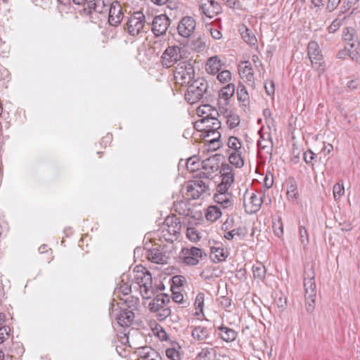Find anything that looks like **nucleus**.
Here are the masks:
<instances>
[{
	"label": "nucleus",
	"instance_id": "obj_1",
	"mask_svg": "<svg viewBox=\"0 0 360 360\" xmlns=\"http://www.w3.org/2000/svg\"><path fill=\"white\" fill-rule=\"evenodd\" d=\"M181 231V220L176 215L168 216L165 221L162 231L159 235L160 239L171 242L177 240Z\"/></svg>",
	"mask_w": 360,
	"mask_h": 360
},
{
	"label": "nucleus",
	"instance_id": "obj_2",
	"mask_svg": "<svg viewBox=\"0 0 360 360\" xmlns=\"http://www.w3.org/2000/svg\"><path fill=\"white\" fill-rule=\"evenodd\" d=\"M187 86L185 99L190 104H194L203 98L208 89V83L202 77L197 78Z\"/></svg>",
	"mask_w": 360,
	"mask_h": 360
},
{
	"label": "nucleus",
	"instance_id": "obj_3",
	"mask_svg": "<svg viewBox=\"0 0 360 360\" xmlns=\"http://www.w3.org/2000/svg\"><path fill=\"white\" fill-rule=\"evenodd\" d=\"M307 56L311 61L314 70L319 76L326 70V62L319 44L315 41H310L307 45Z\"/></svg>",
	"mask_w": 360,
	"mask_h": 360
},
{
	"label": "nucleus",
	"instance_id": "obj_4",
	"mask_svg": "<svg viewBox=\"0 0 360 360\" xmlns=\"http://www.w3.org/2000/svg\"><path fill=\"white\" fill-rule=\"evenodd\" d=\"M195 70L188 61L179 63L175 68L174 77L176 82L181 86H187L193 82Z\"/></svg>",
	"mask_w": 360,
	"mask_h": 360
},
{
	"label": "nucleus",
	"instance_id": "obj_5",
	"mask_svg": "<svg viewBox=\"0 0 360 360\" xmlns=\"http://www.w3.org/2000/svg\"><path fill=\"white\" fill-rule=\"evenodd\" d=\"M206 256L202 249L197 247H191L182 248L179 259L186 265L195 266Z\"/></svg>",
	"mask_w": 360,
	"mask_h": 360
},
{
	"label": "nucleus",
	"instance_id": "obj_6",
	"mask_svg": "<svg viewBox=\"0 0 360 360\" xmlns=\"http://www.w3.org/2000/svg\"><path fill=\"white\" fill-rule=\"evenodd\" d=\"M146 17L141 11L134 12L129 17L127 22V30L130 35L136 36L145 32Z\"/></svg>",
	"mask_w": 360,
	"mask_h": 360
},
{
	"label": "nucleus",
	"instance_id": "obj_7",
	"mask_svg": "<svg viewBox=\"0 0 360 360\" xmlns=\"http://www.w3.org/2000/svg\"><path fill=\"white\" fill-rule=\"evenodd\" d=\"M234 93L235 85L231 83L228 84L219 91L217 105L221 113L228 112L230 99L233 97Z\"/></svg>",
	"mask_w": 360,
	"mask_h": 360
},
{
	"label": "nucleus",
	"instance_id": "obj_8",
	"mask_svg": "<svg viewBox=\"0 0 360 360\" xmlns=\"http://www.w3.org/2000/svg\"><path fill=\"white\" fill-rule=\"evenodd\" d=\"M146 257L153 263L164 264L167 263L170 257V252L167 250L166 246L159 245L147 250Z\"/></svg>",
	"mask_w": 360,
	"mask_h": 360
},
{
	"label": "nucleus",
	"instance_id": "obj_9",
	"mask_svg": "<svg viewBox=\"0 0 360 360\" xmlns=\"http://www.w3.org/2000/svg\"><path fill=\"white\" fill-rule=\"evenodd\" d=\"M181 58V48L179 46H169L163 52L161 63L163 67L168 68L177 63Z\"/></svg>",
	"mask_w": 360,
	"mask_h": 360
},
{
	"label": "nucleus",
	"instance_id": "obj_10",
	"mask_svg": "<svg viewBox=\"0 0 360 360\" xmlns=\"http://www.w3.org/2000/svg\"><path fill=\"white\" fill-rule=\"evenodd\" d=\"M136 283L139 285L140 292L144 299H150L158 292V288L153 285L150 272L142 278H137Z\"/></svg>",
	"mask_w": 360,
	"mask_h": 360
},
{
	"label": "nucleus",
	"instance_id": "obj_11",
	"mask_svg": "<svg viewBox=\"0 0 360 360\" xmlns=\"http://www.w3.org/2000/svg\"><path fill=\"white\" fill-rule=\"evenodd\" d=\"M304 288L305 295H309V297L316 296V285L315 282V272L314 267L309 266L305 268L304 272Z\"/></svg>",
	"mask_w": 360,
	"mask_h": 360
},
{
	"label": "nucleus",
	"instance_id": "obj_12",
	"mask_svg": "<svg viewBox=\"0 0 360 360\" xmlns=\"http://www.w3.org/2000/svg\"><path fill=\"white\" fill-rule=\"evenodd\" d=\"M195 27L196 22L193 17L184 16L178 24L177 31L179 35L187 38L193 33Z\"/></svg>",
	"mask_w": 360,
	"mask_h": 360
},
{
	"label": "nucleus",
	"instance_id": "obj_13",
	"mask_svg": "<svg viewBox=\"0 0 360 360\" xmlns=\"http://www.w3.org/2000/svg\"><path fill=\"white\" fill-rule=\"evenodd\" d=\"M200 14L209 18H212L219 14L221 11V6L219 3L214 0L205 1L204 4L199 6Z\"/></svg>",
	"mask_w": 360,
	"mask_h": 360
},
{
	"label": "nucleus",
	"instance_id": "obj_14",
	"mask_svg": "<svg viewBox=\"0 0 360 360\" xmlns=\"http://www.w3.org/2000/svg\"><path fill=\"white\" fill-rule=\"evenodd\" d=\"M170 24V20L165 14L157 15L152 22V31L156 36H160L167 32Z\"/></svg>",
	"mask_w": 360,
	"mask_h": 360
},
{
	"label": "nucleus",
	"instance_id": "obj_15",
	"mask_svg": "<svg viewBox=\"0 0 360 360\" xmlns=\"http://www.w3.org/2000/svg\"><path fill=\"white\" fill-rule=\"evenodd\" d=\"M207 186L201 179H194L188 182L186 191L193 199H198L206 191Z\"/></svg>",
	"mask_w": 360,
	"mask_h": 360
},
{
	"label": "nucleus",
	"instance_id": "obj_16",
	"mask_svg": "<svg viewBox=\"0 0 360 360\" xmlns=\"http://www.w3.org/2000/svg\"><path fill=\"white\" fill-rule=\"evenodd\" d=\"M108 22L112 26H117L123 18L121 6L115 1L110 4L108 8Z\"/></svg>",
	"mask_w": 360,
	"mask_h": 360
},
{
	"label": "nucleus",
	"instance_id": "obj_17",
	"mask_svg": "<svg viewBox=\"0 0 360 360\" xmlns=\"http://www.w3.org/2000/svg\"><path fill=\"white\" fill-rule=\"evenodd\" d=\"M191 336L198 342H205L211 334V328L202 326H191Z\"/></svg>",
	"mask_w": 360,
	"mask_h": 360
},
{
	"label": "nucleus",
	"instance_id": "obj_18",
	"mask_svg": "<svg viewBox=\"0 0 360 360\" xmlns=\"http://www.w3.org/2000/svg\"><path fill=\"white\" fill-rule=\"evenodd\" d=\"M264 194L258 195L252 193L250 197L248 204L245 202V206L247 212L250 213H256L261 207L262 204L264 202Z\"/></svg>",
	"mask_w": 360,
	"mask_h": 360
},
{
	"label": "nucleus",
	"instance_id": "obj_19",
	"mask_svg": "<svg viewBox=\"0 0 360 360\" xmlns=\"http://www.w3.org/2000/svg\"><path fill=\"white\" fill-rule=\"evenodd\" d=\"M170 303V298L166 294L158 295L148 304V309L150 312L155 313L160 309L162 308L166 304Z\"/></svg>",
	"mask_w": 360,
	"mask_h": 360
},
{
	"label": "nucleus",
	"instance_id": "obj_20",
	"mask_svg": "<svg viewBox=\"0 0 360 360\" xmlns=\"http://www.w3.org/2000/svg\"><path fill=\"white\" fill-rule=\"evenodd\" d=\"M135 318L132 310L128 309H121L120 314L117 316L116 320L118 324L122 327H129L134 322Z\"/></svg>",
	"mask_w": 360,
	"mask_h": 360
},
{
	"label": "nucleus",
	"instance_id": "obj_21",
	"mask_svg": "<svg viewBox=\"0 0 360 360\" xmlns=\"http://www.w3.org/2000/svg\"><path fill=\"white\" fill-rule=\"evenodd\" d=\"M210 251V257L215 263L225 261L229 255L228 251L223 248L222 244L219 243L216 246L211 247Z\"/></svg>",
	"mask_w": 360,
	"mask_h": 360
},
{
	"label": "nucleus",
	"instance_id": "obj_22",
	"mask_svg": "<svg viewBox=\"0 0 360 360\" xmlns=\"http://www.w3.org/2000/svg\"><path fill=\"white\" fill-rule=\"evenodd\" d=\"M110 4L109 0H87L86 7L90 11L103 13L108 11Z\"/></svg>",
	"mask_w": 360,
	"mask_h": 360
},
{
	"label": "nucleus",
	"instance_id": "obj_23",
	"mask_svg": "<svg viewBox=\"0 0 360 360\" xmlns=\"http://www.w3.org/2000/svg\"><path fill=\"white\" fill-rule=\"evenodd\" d=\"M220 172L221 174V183L231 187L234 181V174L232 167L228 164L222 165Z\"/></svg>",
	"mask_w": 360,
	"mask_h": 360
},
{
	"label": "nucleus",
	"instance_id": "obj_24",
	"mask_svg": "<svg viewBox=\"0 0 360 360\" xmlns=\"http://www.w3.org/2000/svg\"><path fill=\"white\" fill-rule=\"evenodd\" d=\"M214 201L223 209H230L233 206V198L231 194L215 193Z\"/></svg>",
	"mask_w": 360,
	"mask_h": 360
},
{
	"label": "nucleus",
	"instance_id": "obj_25",
	"mask_svg": "<svg viewBox=\"0 0 360 360\" xmlns=\"http://www.w3.org/2000/svg\"><path fill=\"white\" fill-rule=\"evenodd\" d=\"M219 128H214L208 129V131L205 132V137L208 138L207 140L210 143V146H212L214 150L219 148L221 146L220 137L221 134L217 131Z\"/></svg>",
	"mask_w": 360,
	"mask_h": 360
},
{
	"label": "nucleus",
	"instance_id": "obj_26",
	"mask_svg": "<svg viewBox=\"0 0 360 360\" xmlns=\"http://www.w3.org/2000/svg\"><path fill=\"white\" fill-rule=\"evenodd\" d=\"M217 330L219 337L226 342L234 341L237 337L236 331L224 325L219 326Z\"/></svg>",
	"mask_w": 360,
	"mask_h": 360
},
{
	"label": "nucleus",
	"instance_id": "obj_27",
	"mask_svg": "<svg viewBox=\"0 0 360 360\" xmlns=\"http://www.w3.org/2000/svg\"><path fill=\"white\" fill-rule=\"evenodd\" d=\"M257 147L259 150H264L267 154L271 155L274 144L271 138V135L269 134H262L260 135V139L257 141Z\"/></svg>",
	"mask_w": 360,
	"mask_h": 360
},
{
	"label": "nucleus",
	"instance_id": "obj_28",
	"mask_svg": "<svg viewBox=\"0 0 360 360\" xmlns=\"http://www.w3.org/2000/svg\"><path fill=\"white\" fill-rule=\"evenodd\" d=\"M221 68V62L219 56L210 57L206 63V71L210 75H215L219 72Z\"/></svg>",
	"mask_w": 360,
	"mask_h": 360
},
{
	"label": "nucleus",
	"instance_id": "obj_29",
	"mask_svg": "<svg viewBox=\"0 0 360 360\" xmlns=\"http://www.w3.org/2000/svg\"><path fill=\"white\" fill-rule=\"evenodd\" d=\"M116 290L124 295H128L131 292V284L128 274H122L120 283L117 285Z\"/></svg>",
	"mask_w": 360,
	"mask_h": 360
},
{
	"label": "nucleus",
	"instance_id": "obj_30",
	"mask_svg": "<svg viewBox=\"0 0 360 360\" xmlns=\"http://www.w3.org/2000/svg\"><path fill=\"white\" fill-rule=\"evenodd\" d=\"M238 72L240 75L245 77L248 81H252L254 79L253 70L249 61L243 62L239 65Z\"/></svg>",
	"mask_w": 360,
	"mask_h": 360
},
{
	"label": "nucleus",
	"instance_id": "obj_31",
	"mask_svg": "<svg viewBox=\"0 0 360 360\" xmlns=\"http://www.w3.org/2000/svg\"><path fill=\"white\" fill-rule=\"evenodd\" d=\"M240 34L244 41L250 44L254 45L257 42V38L252 32L248 29L245 25H242L239 28Z\"/></svg>",
	"mask_w": 360,
	"mask_h": 360
},
{
	"label": "nucleus",
	"instance_id": "obj_32",
	"mask_svg": "<svg viewBox=\"0 0 360 360\" xmlns=\"http://www.w3.org/2000/svg\"><path fill=\"white\" fill-rule=\"evenodd\" d=\"M221 214V207L218 205H212L208 207L205 216L208 221L213 222L219 219Z\"/></svg>",
	"mask_w": 360,
	"mask_h": 360
},
{
	"label": "nucleus",
	"instance_id": "obj_33",
	"mask_svg": "<svg viewBox=\"0 0 360 360\" xmlns=\"http://www.w3.org/2000/svg\"><path fill=\"white\" fill-rule=\"evenodd\" d=\"M230 164L234 165L236 168H241L244 165V159L242 157V151H233L229 157Z\"/></svg>",
	"mask_w": 360,
	"mask_h": 360
},
{
	"label": "nucleus",
	"instance_id": "obj_34",
	"mask_svg": "<svg viewBox=\"0 0 360 360\" xmlns=\"http://www.w3.org/2000/svg\"><path fill=\"white\" fill-rule=\"evenodd\" d=\"M219 110H218L211 106V110L209 115H206L203 118V120H205V122H212V124H214L212 127L220 128L221 122L217 119V116H219Z\"/></svg>",
	"mask_w": 360,
	"mask_h": 360
},
{
	"label": "nucleus",
	"instance_id": "obj_35",
	"mask_svg": "<svg viewBox=\"0 0 360 360\" xmlns=\"http://www.w3.org/2000/svg\"><path fill=\"white\" fill-rule=\"evenodd\" d=\"M253 276L259 280H264L266 276V270L264 265L261 262H257L252 266Z\"/></svg>",
	"mask_w": 360,
	"mask_h": 360
},
{
	"label": "nucleus",
	"instance_id": "obj_36",
	"mask_svg": "<svg viewBox=\"0 0 360 360\" xmlns=\"http://www.w3.org/2000/svg\"><path fill=\"white\" fill-rule=\"evenodd\" d=\"M201 162L199 161L197 157L193 156L188 158L186 162L187 169L191 172H194L201 167Z\"/></svg>",
	"mask_w": 360,
	"mask_h": 360
},
{
	"label": "nucleus",
	"instance_id": "obj_37",
	"mask_svg": "<svg viewBox=\"0 0 360 360\" xmlns=\"http://www.w3.org/2000/svg\"><path fill=\"white\" fill-rule=\"evenodd\" d=\"M214 162V158H208L205 160H203L201 162V167L206 172H209L210 174H211L212 173L216 172L219 167L218 165Z\"/></svg>",
	"mask_w": 360,
	"mask_h": 360
},
{
	"label": "nucleus",
	"instance_id": "obj_38",
	"mask_svg": "<svg viewBox=\"0 0 360 360\" xmlns=\"http://www.w3.org/2000/svg\"><path fill=\"white\" fill-rule=\"evenodd\" d=\"M245 235V229L242 227H238L237 229H234L231 231L226 232L224 234V238L227 240H233L236 236H238L239 238L244 237Z\"/></svg>",
	"mask_w": 360,
	"mask_h": 360
},
{
	"label": "nucleus",
	"instance_id": "obj_39",
	"mask_svg": "<svg viewBox=\"0 0 360 360\" xmlns=\"http://www.w3.org/2000/svg\"><path fill=\"white\" fill-rule=\"evenodd\" d=\"M214 350L212 348H203L197 356L198 360H213Z\"/></svg>",
	"mask_w": 360,
	"mask_h": 360
},
{
	"label": "nucleus",
	"instance_id": "obj_40",
	"mask_svg": "<svg viewBox=\"0 0 360 360\" xmlns=\"http://www.w3.org/2000/svg\"><path fill=\"white\" fill-rule=\"evenodd\" d=\"M168 304H166L162 308L155 312L158 320L163 321L171 314V309Z\"/></svg>",
	"mask_w": 360,
	"mask_h": 360
},
{
	"label": "nucleus",
	"instance_id": "obj_41",
	"mask_svg": "<svg viewBox=\"0 0 360 360\" xmlns=\"http://www.w3.org/2000/svg\"><path fill=\"white\" fill-rule=\"evenodd\" d=\"M287 195L289 198L297 200L299 196V193L296 184L294 181H291L288 186Z\"/></svg>",
	"mask_w": 360,
	"mask_h": 360
},
{
	"label": "nucleus",
	"instance_id": "obj_42",
	"mask_svg": "<svg viewBox=\"0 0 360 360\" xmlns=\"http://www.w3.org/2000/svg\"><path fill=\"white\" fill-rule=\"evenodd\" d=\"M226 117V124L230 129H233L236 127L240 123V118L237 115L234 114H227Z\"/></svg>",
	"mask_w": 360,
	"mask_h": 360
},
{
	"label": "nucleus",
	"instance_id": "obj_43",
	"mask_svg": "<svg viewBox=\"0 0 360 360\" xmlns=\"http://www.w3.org/2000/svg\"><path fill=\"white\" fill-rule=\"evenodd\" d=\"M238 99L242 102H246L249 99V95L246 90V88L243 84H239L237 91Z\"/></svg>",
	"mask_w": 360,
	"mask_h": 360
},
{
	"label": "nucleus",
	"instance_id": "obj_44",
	"mask_svg": "<svg viewBox=\"0 0 360 360\" xmlns=\"http://www.w3.org/2000/svg\"><path fill=\"white\" fill-rule=\"evenodd\" d=\"M205 301V295L203 292H199L196 295L195 300V307L196 310H199L200 313H202Z\"/></svg>",
	"mask_w": 360,
	"mask_h": 360
},
{
	"label": "nucleus",
	"instance_id": "obj_45",
	"mask_svg": "<svg viewBox=\"0 0 360 360\" xmlns=\"http://www.w3.org/2000/svg\"><path fill=\"white\" fill-rule=\"evenodd\" d=\"M316 297V296L309 297V295H305V306L306 309L309 313L313 312L315 309Z\"/></svg>",
	"mask_w": 360,
	"mask_h": 360
},
{
	"label": "nucleus",
	"instance_id": "obj_46",
	"mask_svg": "<svg viewBox=\"0 0 360 360\" xmlns=\"http://www.w3.org/2000/svg\"><path fill=\"white\" fill-rule=\"evenodd\" d=\"M241 143L239 139L235 136H231L229 139L228 146L233 151L241 150Z\"/></svg>",
	"mask_w": 360,
	"mask_h": 360
},
{
	"label": "nucleus",
	"instance_id": "obj_47",
	"mask_svg": "<svg viewBox=\"0 0 360 360\" xmlns=\"http://www.w3.org/2000/svg\"><path fill=\"white\" fill-rule=\"evenodd\" d=\"M333 195L335 200L340 198L345 193V188L342 184L337 183L333 186Z\"/></svg>",
	"mask_w": 360,
	"mask_h": 360
},
{
	"label": "nucleus",
	"instance_id": "obj_48",
	"mask_svg": "<svg viewBox=\"0 0 360 360\" xmlns=\"http://www.w3.org/2000/svg\"><path fill=\"white\" fill-rule=\"evenodd\" d=\"M355 30L352 27H346L343 31L342 38L345 41H353L355 37Z\"/></svg>",
	"mask_w": 360,
	"mask_h": 360
},
{
	"label": "nucleus",
	"instance_id": "obj_49",
	"mask_svg": "<svg viewBox=\"0 0 360 360\" xmlns=\"http://www.w3.org/2000/svg\"><path fill=\"white\" fill-rule=\"evenodd\" d=\"M186 236L192 242H197L200 238L199 233L193 227L187 229Z\"/></svg>",
	"mask_w": 360,
	"mask_h": 360
},
{
	"label": "nucleus",
	"instance_id": "obj_50",
	"mask_svg": "<svg viewBox=\"0 0 360 360\" xmlns=\"http://www.w3.org/2000/svg\"><path fill=\"white\" fill-rule=\"evenodd\" d=\"M149 271H147L143 266H136L134 271V280L135 282H137V278H142L143 276H146V274H148Z\"/></svg>",
	"mask_w": 360,
	"mask_h": 360
},
{
	"label": "nucleus",
	"instance_id": "obj_51",
	"mask_svg": "<svg viewBox=\"0 0 360 360\" xmlns=\"http://www.w3.org/2000/svg\"><path fill=\"white\" fill-rule=\"evenodd\" d=\"M217 79L221 83L228 82L231 79V73L229 70H223L218 73Z\"/></svg>",
	"mask_w": 360,
	"mask_h": 360
},
{
	"label": "nucleus",
	"instance_id": "obj_52",
	"mask_svg": "<svg viewBox=\"0 0 360 360\" xmlns=\"http://www.w3.org/2000/svg\"><path fill=\"white\" fill-rule=\"evenodd\" d=\"M211 110V105H202L197 108V114L199 117L204 118L206 115H209Z\"/></svg>",
	"mask_w": 360,
	"mask_h": 360
},
{
	"label": "nucleus",
	"instance_id": "obj_53",
	"mask_svg": "<svg viewBox=\"0 0 360 360\" xmlns=\"http://www.w3.org/2000/svg\"><path fill=\"white\" fill-rule=\"evenodd\" d=\"M166 355L171 360H181L179 352L174 348H168L166 350Z\"/></svg>",
	"mask_w": 360,
	"mask_h": 360
},
{
	"label": "nucleus",
	"instance_id": "obj_54",
	"mask_svg": "<svg viewBox=\"0 0 360 360\" xmlns=\"http://www.w3.org/2000/svg\"><path fill=\"white\" fill-rule=\"evenodd\" d=\"M316 155L311 150H308L304 153L303 159L308 165H314L313 160L316 158Z\"/></svg>",
	"mask_w": 360,
	"mask_h": 360
},
{
	"label": "nucleus",
	"instance_id": "obj_55",
	"mask_svg": "<svg viewBox=\"0 0 360 360\" xmlns=\"http://www.w3.org/2000/svg\"><path fill=\"white\" fill-rule=\"evenodd\" d=\"M11 328L9 327L0 328V345L9 338Z\"/></svg>",
	"mask_w": 360,
	"mask_h": 360
},
{
	"label": "nucleus",
	"instance_id": "obj_56",
	"mask_svg": "<svg viewBox=\"0 0 360 360\" xmlns=\"http://www.w3.org/2000/svg\"><path fill=\"white\" fill-rule=\"evenodd\" d=\"M153 350V348L150 347H143L139 349L138 355L141 359H145L148 355L150 354V352Z\"/></svg>",
	"mask_w": 360,
	"mask_h": 360
},
{
	"label": "nucleus",
	"instance_id": "obj_57",
	"mask_svg": "<svg viewBox=\"0 0 360 360\" xmlns=\"http://www.w3.org/2000/svg\"><path fill=\"white\" fill-rule=\"evenodd\" d=\"M264 88L266 90V93L270 96H272L274 95L275 93V86L274 82L272 80H270L269 82H266L264 84Z\"/></svg>",
	"mask_w": 360,
	"mask_h": 360
},
{
	"label": "nucleus",
	"instance_id": "obj_58",
	"mask_svg": "<svg viewBox=\"0 0 360 360\" xmlns=\"http://www.w3.org/2000/svg\"><path fill=\"white\" fill-rule=\"evenodd\" d=\"M300 236L301 243L304 245H306V244L308 243V234L307 229L303 226L300 227Z\"/></svg>",
	"mask_w": 360,
	"mask_h": 360
},
{
	"label": "nucleus",
	"instance_id": "obj_59",
	"mask_svg": "<svg viewBox=\"0 0 360 360\" xmlns=\"http://www.w3.org/2000/svg\"><path fill=\"white\" fill-rule=\"evenodd\" d=\"M341 26V22L338 19L334 20L332 23L328 26V30L330 33H334Z\"/></svg>",
	"mask_w": 360,
	"mask_h": 360
},
{
	"label": "nucleus",
	"instance_id": "obj_60",
	"mask_svg": "<svg viewBox=\"0 0 360 360\" xmlns=\"http://www.w3.org/2000/svg\"><path fill=\"white\" fill-rule=\"evenodd\" d=\"M273 228H274V233L280 237L281 236L283 235V224L281 223V219H279L276 223H274V225H273Z\"/></svg>",
	"mask_w": 360,
	"mask_h": 360
},
{
	"label": "nucleus",
	"instance_id": "obj_61",
	"mask_svg": "<svg viewBox=\"0 0 360 360\" xmlns=\"http://www.w3.org/2000/svg\"><path fill=\"white\" fill-rule=\"evenodd\" d=\"M350 54V46L345 47L343 49L340 50L337 53V58L340 59H345Z\"/></svg>",
	"mask_w": 360,
	"mask_h": 360
},
{
	"label": "nucleus",
	"instance_id": "obj_62",
	"mask_svg": "<svg viewBox=\"0 0 360 360\" xmlns=\"http://www.w3.org/2000/svg\"><path fill=\"white\" fill-rule=\"evenodd\" d=\"M207 29H208L210 34L213 37V39H220L222 37V34L221 33V32L219 30L215 29V28L212 27V26H210Z\"/></svg>",
	"mask_w": 360,
	"mask_h": 360
},
{
	"label": "nucleus",
	"instance_id": "obj_63",
	"mask_svg": "<svg viewBox=\"0 0 360 360\" xmlns=\"http://www.w3.org/2000/svg\"><path fill=\"white\" fill-rule=\"evenodd\" d=\"M341 0H328L327 4V10L329 12L334 11L340 4Z\"/></svg>",
	"mask_w": 360,
	"mask_h": 360
},
{
	"label": "nucleus",
	"instance_id": "obj_64",
	"mask_svg": "<svg viewBox=\"0 0 360 360\" xmlns=\"http://www.w3.org/2000/svg\"><path fill=\"white\" fill-rule=\"evenodd\" d=\"M143 360H162V358L160 356L159 353L155 349H153L150 352V354L148 355V356Z\"/></svg>",
	"mask_w": 360,
	"mask_h": 360
}]
</instances>
